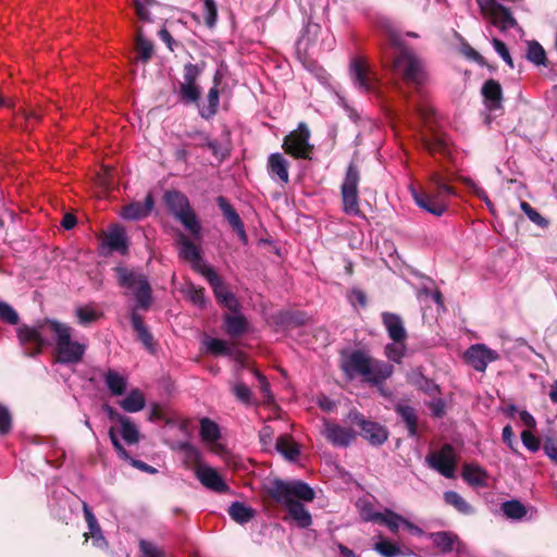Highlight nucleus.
<instances>
[{"label": "nucleus", "instance_id": "f257e3e1", "mask_svg": "<svg viewBox=\"0 0 557 557\" xmlns=\"http://www.w3.org/2000/svg\"><path fill=\"white\" fill-rule=\"evenodd\" d=\"M23 351L28 357L39 355L45 346L54 344L57 361L78 363L85 354L86 344L73 337V329L62 322L45 319L34 325L23 324L16 330Z\"/></svg>", "mask_w": 557, "mask_h": 557}, {"label": "nucleus", "instance_id": "f03ea898", "mask_svg": "<svg viewBox=\"0 0 557 557\" xmlns=\"http://www.w3.org/2000/svg\"><path fill=\"white\" fill-rule=\"evenodd\" d=\"M264 492L277 504L283 506L299 528H308L312 523L310 512L299 502H312L314 491L305 482L268 479L263 483Z\"/></svg>", "mask_w": 557, "mask_h": 557}, {"label": "nucleus", "instance_id": "7ed1b4c3", "mask_svg": "<svg viewBox=\"0 0 557 557\" xmlns=\"http://www.w3.org/2000/svg\"><path fill=\"white\" fill-rule=\"evenodd\" d=\"M376 26L389 44L398 50L393 60L392 71L401 75L406 82L416 85L422 84L426 78L424 62L412 50L404 46L403 37L394 23L387 17H380Z\"/></svg>", "mask_w": 557, "mask_h": 557}, {"label": "nucleus", "instance_id": "20e7f679", "mask_svg": "<svg viewBox=\"0 0 557 557\" xmlns=\"http://www.w3.org/2000/svg\"><path fill=\"white\" fill-rule=\"evenodd\" d=\"M342 369L350 380L361 377L362 381L374 385L384 382L394 371L392 364L375 360L359 350L343 357Z\"/></svg>", "mask_w": 557, "mask_h": 557}, {"label": "nucleus", "instance_id": "39448f33", "mask_svg": "<svg viewBox=\"0 0 557 557\" xmlns=\"http://www.w3.org/2000/svg\"><path fill=\"white\" fill-rule=\"evenodd\" d=\"M410 191L420 208L436 216H441L446 211V199L454 194L453 188L438 173L431 174L426 193H419L413 187Z\"/></svg>", "mask_w": 557, "mask_h": 557}, {"label": "nucleus", "instance_id": "423d86ee", "mask_svg": "<svg viewBox=\"0 0 557 557\" xmlns=\"http://www.w3.org/2000/svg\"><path fill=\"white\" fill-rule=\"evenodd\" d=\"M164 202L185 230L196 238H200L201 225L189 205L188 198L177 190H171L165 193Z\"/></svg>", "mask_w": 557, "mask_h": 557}, {"label": "nucleus", "instance_id": "0eeeda50", "mask_svg": "<svg viewBox=\"0 0 557 557\" xmlns=\"http://www.w3.org/2000/svg\"><path fill=\"white\" fill-rule=\"evenodd\" d=\"M119 283L135 298L137 308L148 309L151 305V288L145 275L119 267L115 269Z\"/></svg>", "mask_w": 557, "mask_h": 557}, {"label": "nucleus", "instance_id": "6e6552de", "mask_svg": "<svg viewBox=\"0 0 557 557\" xmlns=\"http://www.w3.org/2000/svg\"><path fill=\"white\" fill-rule=\"evenodd\" d=\"M203 71V66L199 64L186 63L183 69V78L178 82L175 92L178 101L185 106H197L201 96V87L198 79Z\"/></svg>", "mask_w": 557, "mask_h": 557}, {"label": "nucleus", "instance_id": "1a4fd4ad", "mask_svg": "<svg viewBox=\"0 0 557 557\" xmlns=\"http://www.w3.org/2000/svg\"><path fill=\"white\" fill-rule=\"evenodd\" d=\"M360 182V174L357 166L350 163L347 168L344 181L341 186V194L343 200V210L346 214L358 216L360 215L359 200H358V185Z\"/></svg>", "mask_w": 557, "mask_h": 557}, {"label": "nucleus", "instance_id": "9d476101", "mask_svg": "<svg viewBox=\"0 0 557 557\" xmlns=\"http://www.w3.org/2000/svg\"><path fill=\"white\" fill-rule=\"evenodd\" d=\"M350 75L355 86L363 92H376L379 78L369 63L362 58H355L350 62Z\"/></svg>", "mask_w": 557, "mask_h": 557}, {"label": "nucleus", "instance_id": "9b49d317", "mask_svg": "<svg viewBox=\"0 0 557 557\" xmlns=\"http://www.w3.org/2000/svg\"><path fill=\"white\" fill-rule=\"evenodd\" d=\"M426 462L445 478H455L457 459L451 445L445 444L440 450L431 453L426 457Z\"/></svg>", "mask_w": 557, "mask_h": 557}, {"label": "nucleus", "instance_id": "f8f14e48", "mask_svg": "<svg viewBox=\"0 0 557 557\" xmlns=\"http://www.w3.org/2000/svg\"><path fill=\"white\" fill-rule=\"evenodd\" d=\"M309 136L308 127L305 124H300L297 131L285 137L283 143L285 151L296 158H308L311 150Z\"/></svg>", "mask_w": 557, "mask_h": 557}, {"label": "nucleus", "instance_id": "ddd939ff", "mask_svg": "<svg viewBox=\"0 0 557 557\" xmlns=\"http://www.w3.org/2000/svg\"><path fill=\"white\" fill-rule=\"evenodd\" d=\"M498 359L499 354L484 344H473L465 352L466 362L478 372H485L487 366Z\"/></svg>", "mask_w": 557, "mask_h": 557}, {"label": "nucleus", "instance_id": "4468645a", "mask_svg": "<svg viewBox=\"0 0 557 557\" xmlns=\"http://www.w3.org/2000/svg\"><path fill=\"white\" fill-rule=\"evenodd\" d=\"M196 478L208 490L216 493H224L228 486L221 474L208 465H198L195 468Z\"/></svg>", "mask_w": 557, "mask_h": 557}, {"label": "nucleus", "instance_id": "2eb2a0df", "mask_svg": "<svg viewBox=\"0 0 557 557\" xmlns=\"http://www.w3.org/2000/svg\"><path fill=\"white\" fill-rule=\"evenodd\" d=\"M323 435L338 447H347L355 438V432L350 428L341 426L331 422H324Z\"/></svg>", "mask_w": 557, "mask_h": 557}, {"label": "nucleus", "instance_id": "dca6fc26", "mask_svg": "<svg viewBox=\"0 0 557 557\" xmlns=\"http://www.w3.org/2000/svg\"><path fill=\"white\" fill-rule=\"evenodd\" d=\"M430 537L442 552L456 550L458 555H468L467 546L451 532H435L430 534Z\"/></svg>", "mask_w": 557, "mask_h": 557}, {"label": "nucleus", "instance_id": "f3484780", "mask_svg": "<svg viewBox=\"0 0 557 557\" xmlns=\"http://www.w3.org/2000/svg\"><path fill=\"white\" fill-rule=\"evenodd\" d=\"M177 243L180 245V257L191 263L202 274V270L207 265L202 263L199 247L184 234L178 235Z\"/></svg>", "mask_w": 557, "mask_h": 557}, {"label": "nucleus", "instance_id": "a211bd4d", "mask_svg": "<svg viewBox=\"0 0 557 557\" xmlns=\"http://www.w3.org/2000/svg\"><path fill=\"white\" fill-rule=\"evenodd\" d=\"M288 166V161L278 152L271 153L268 158L267 168L270 177L282 185L289 182Z\"/></svg>", "mask_w": 557, "mask_h": 557}, {"label": "nucleus", "instance_id": "6ab92c4d", "mask_svg": "<svg viewBox=\"0 0 557 557\" xmlns=\"http://www.w3.org/2000/svg\"><path fill=\"white\" fill-rule=\"evenodd\" d=\"M481 94L483 97L484 106L488 111L502 109L503 89L497 81H486L481 88Z\"/></svg>", "mask_w": 557, "mask_h": 557}, {"label": "nucleus", "instance_id": "aec40b11", "mask_svg": "<svg viewBox=\"0 0 557 557\" xmlns=\"http://www.w3.org/2000/svg\"><path fill=\"white\" fill-rule=\"evenodd\" d=\"M154 206L153 199L151 195H147L145 200L141 201H135L129 203L128 206L123 208L122 216L125 220H141L149 215V213L152 211Z\"/></svg>", "mask_w": 557, "mask_h": 557}, {"label": "nucleus", "instance_id": "412c9836", "mask_svg": "<svg viewBox=\"0 0 557 557\" xmlns=\"http://www.w3.org/2000/svg\"><path fill=\"white\" fill-rule=\"evenodd\" d=\"M361 435L372 445H382L388 437V433L384 426L376 422L360 420Z\"/></svg>", "mask_w": 557, "mask_h": 557}, {"label": "nucleus", "instance_id": "4be33fe9", "mask_svg": "<svg viewBox=\"0 0 557 557\" xmlns=\"http://www.w3.org/2000/svg\"><path fill=\"white\" fill-rule=\"evenodd\" d=\"M382 322L393 342L405 341L407 338V332L399 315L391 312H383Z\"/></svg>", "mask_w": 557, "mask_h": 557}, {"label": "nucleus", "instance_id": "5701e85b", "mask_svg": "<svg viewBox=\"0 0 557 557\" xmlns=\"http://www.w3.org/2000/svg\"><path fill=\"white\" fill-rule=\"evenodd\" d=\"M363 520L383 524L393 533L398 532L399 528H404L406 523V519L404 517L388 509L383 513H374L371 516H366V513H363Z\"/></svg>", "mask_w": 557, "mask_h": 557}, {"label": "nucleus", "instance_id": "b1692460", "mask_svg": "<svg viewBox=\"0 0 557 557\" xmlns=\"http://www.w3.org/2000/svg\"><path fill=\"white\" fill-rule=\"evenodd\" d=\"M218 85L219 83L215 81L214 86L209 89L206 99L203 101L199 100L197 103L199 114L202 119L209 120L218 112L220 104Z\"/></svg>", "mask_w": 557, "mask_h": 557}, {"label": "nucleus", "instance_id": "393cba45", "mask_svg": "<svg viewBox=\"0 0 557 557\" xmlns=\"http://www.w3.org/2000/svg\"><path fill=\"white\" fill-rule=\"evenodd\" d=\"M84 516L88 525V532L85 533L86 537H90L95 546L99 548L104 547L107 545V541L102 534V530L97 518L86 504H84Z\"/></svg>", "mask_w": 557, "mask_h": 557}, {"label": "nucleus", "instance_id": "a878e982", "mask_svg": "<svg viewBox=\"0 0 557 557\" xmlns=\"http://www.w3.org/2000/svg\"><path fill=\"white\" fill-rule=\"evenodd\" d=\"M104 245L114 251L125 253L127 250V237L122 226L115 225L109 230L104 237Z\"/></svg>", "mask_w": 557, "mask_h": 557}, {"label": "nucleus", "instance_id": "bb28decb", "mask_svg": "<svg viewBox=\"0 0 557 557\" xmlns=\"http://www.w3.org/2000/svg\"><path fill=\"white\" fill-rule=\"evenodd\" d=\"M109 436H110V440H111V443L115 449V451L117 453L119 457L126 460V461H129L132 463V466H134L135 468L137 469H140L145 472H148V473H156L157 470L140 461V460H136V459H133L129 454L127 453V450L123 447V445L120 443L119 438H117V435L115 433V430L114 428H111L109 430Z\"/></svg>", "mask_w": 557, "mask_h": 557}, {"label": "nucleus", "instance_id": "cd10ccee", "mask_svg": "<svg viewBox=\"0 0 557 557\" xmlns=\"http://www.w3.org/2000/svg\"><path fill=\"white\" fill-rule=\"evenodd\" d=\"M486 17H490L492 23L503 30L512 28L517 24L509 10L502 4H498L495 9H493L486 15Z\"/></svg>", "mask_w": 557, "mask_h": 557}, {"label": "nucleus", "instance_id": "c85d7f7f", "mask_svg": "<svg viewBox=\"0 0 557 557\" xmlns=\"http://www.w3.org/2000/svg\"><path fill=\"white\" fill-rule=\"evenodd\" d=\"M462 478L468 484L478 487L486 485L487 474L478 465L466 463L462 468Z\"/></svg>", "mask_w": 557, "mask_h": 557}, {"label": "nucleus", "instance_id": "c756f323", "mask_svg": "<svg viewBox=\"0 0 557 557\" xmlns=\"http://www.w3.org/2000/svg\"><path fill=\"white\" fill-rule=\"evenodd\" d=\"M275 449L287 460L294 461L298 458L300 450L290 435H281L275 443Z\"/></svg>", "mask_w": 557, "mask_h": 557}, {"label": "nucleus", "instance_id": "7c9ffc66", "mask_svg": "<svg viewBox=\"0 0 557 557\" xmlns=\"http://www.w3.org/2000/svg\"><path fill=\"white\" fill-rule=\"evenodd\" d=\"M104 383L112 395L121 396L127 387V377L114 370H109L104 374Z\"/></svg>", "mask_w": 557, "mask_h": 557}, {"label": "nucleus", "instance_id": "2f4dec72", "mask_svg": "<svg viewBox=\"0 0 557 557\" xmlns=\"http://www.w3.org/2000/svg\"><path fill=\"white\" fill-rule=\"evenodd\" d=\"M120 407L126 412H138L146 406V399L144 394L135 388L132 389L125 398L119 403Z\"/></svg>", "mask_w": 557, "mask_h": 557}, {"label": "nucleus", "instance_id": "473e14b6", "mask_svg": "<svg viewBox=\"0 0 557 557\" xmlns=\"http://www.w3.org/2000/svg\"><path fill=\"white\" fill-rule=\"evenodd\" d=\"M132 325L134 331L137 334L138 339L143 343V345L150 351L153 350V337L150 334L147 326L144 324L143 319L135 311L132 312L131 317Z\"/></svg>", "mask_w": 557, "mask_h": 557}, {"label": "nucleus", "instance_id": "72a5a7b5", "mask_svg": "<svg viewBox=\"0 0 557 557\" xmlns=\"http://www.w3.org/2000/svg\"><path fill=\"white\" fill-rule=\"evenodd\" d=\"M227 511L230 517L240 524L247 523L255 517V510L240 502H234Z\"/></svg>", "mask_w": 557, "mask_h": 557}, {"label": "nucleus", "instance_id": "f704fd0d", "mask_svg": "<svg viewBox=\"0 0 557 557\" xmlns=\"http://www.w3.org/2000/svg\"><path fill=\"white\" fill-rule=\"evenodd\" d=\"M396 412L401 417L410 436L418 434V418L416 410L407 405H397Z\"/></svg>", "mask_w": 557, "mask_h": 557}, {"label": "nucleus", "instance_id": "c9c22d12", "mask_svg": "<svg viewBox=\"0 0 557 557\" xmlns=\"http://www.w3.org/2000/svg\"><path fill=\"white\" fill-rule=\"evenodd\" d=\"M225 331L232 337L244 334L247 330L246 319L238 313L225 315Z\"/></svg>", "mask_w": 557, "mask_h": 557}, {"label": "nucleus", "instance_id": "e433bc0d", "mask_svg": "<svg viewBox=\"0 0 557 557\" xmlns=\"http://www.w3.org/2000/svg\"><path fill=\"white\" fill-rule=\"evenodd\" d=\"M117 421L121 424L120 433L123 440L128 444H136L139 440V432L137 426L131 421L128 417L117 416Z\"/></svg>", "mask_w": 557, "mask_h": 557}, {"label": "nucleus", "instance_id": "4c0bfd02", "mask_svg": "<svg viewBox=\"0 0 557 557\" xmlns=\"http://www.w3.org/2000/svg\"><path fill=\"white\" fill-rule=\"evenodd\" d=\"M202 275L207 278L208 283L212 287L218 300L227 293H230L227 287L223 283L222 278L215 273V271L212 268L205 267L202 270Z\"/></svg>", "mask_w": 557, "mask_h": 557}, {"label": "nucleus", "instance_id": "58836bf2", "mask_svg": "<svg viewBox=\"0 0 557 557\" xmlns=\"http://www.w3.org/2000/svg\"><path fill=\"white\" fill-rule=\"evenodd\" d=\"M444 500L462 515H472L474 512L473 507L457 492H445Z\"/></svg>", "mask_w": 557, "mask_h": 557}, {"label": "nucleus", "instance_id": "ea45409f", "mask_svg": "<svg viewBox=\"0 0 557 557\" xmlns=\"http://www.w3.org/2000/svg\"><path fill=\"white\" fill-rule=\"evenodd\" d=\"M203 343L207 350L211 354L228 357H235L237 355L235 349L223 339L207 337Z\"/></svg>", "mask_w": 557, "mask_h": 557}, {"label": "nucleus", "instance_id": "a19ab883", "mask_svg": "<svg viewBox=\"0 0 557 557\" xmlns=\"http://www.w3.org/2000/svg\"><path fill=\"white\" fill-rule=\"evenodd\" d=\"M200 435L207 444H215L220 438V428L212 420L203 418L200 421Z\"/></svg>", "mask_w": 557, "mask_h": 557}, {"label": "nucleus", "instance_id": "79ce46f5", "mask_svg": "<svg viewBox=\"0 0 557 557\" xmlns=\"http://www.w3.org/2000/svg\"><path fill=\"white\" fill-rule=\"evenodd\" d=\"M502 510L507 518L512 520H522L528 512L525 506L516 499L503 503Z\"/></svg>", "mask_w": 557, "mask_h": 557}, {"label": "nucleus", "instance_id": "37998d69", "mask_svg": "<svg viewBox=\"0 0 557 557\" xmlns=\"http://www.w3.org/2000/svg\"><path fill=\"white\" fill-rule=\"evenodd\" d=\"M425 148L431 152L444 153L448 150L447 139L442 135L434 133L429 137H424Z\"/></svg>", "mask_w": 557, "mask_h": 557}, {"label": "nucleus", "instance_id": "c03bdc74", "mask_svg": "<svg viewBox=\"0 0 557 557\" xmlns=\"http://www.w3.org/2000/svg\"><path fill=\"white\" fill-rule=\"evenodd\" d=\"M527 58L535 65H545L546 53L544 48L537 41H530L528 44Z\"/></svg>", "mask_w": 557, "mask_h": 557}, {"label": "nucleus", "instance_id": "a18cd8bd", "mask_svg": "<svg viewBox=\"0 0 557 557\" xmlns=\"http://www.w3.org/2000/svg\"><path fill=\"white\" fill-rule=\"evenodd\" d=\"M136 51L143 62H147L152 55V44L143 36L140 29L136 36Z\"/></svg>", "mask_w": 557, "mask_h": 557}, {"label": "nucleus", "instance_id": "49530a36", "mask_svg": "<svg viewBox=\"0 0 557 557\" xmlns=\"http://www.w3.org/2000/svg\"><path fill=\"white\" fill-rule=\"evenodd\" d=\"M374 550L377 552L382 557H398L404 555L400 548L388 541L381 540L374 544Z\"/></svg>", "mask_w": 557, "mask_h": 557}, {"label": "nucleus", "instance_id": "de8ad7c7", "mask_svg": "<svg viewBox=\"0 0 557 557\" xmlns=\"http://www.w3.org/2000/svg\"><path fill=\"white\" fill-rule=\"evenodd\" d=\"M230 225L233 227V230L238 234L239 238L243 242L247 240V235L244 228V224L239 218V215L236 213V211L232 208L231 210H227L223 213Z\"/></svg>", "mask_w": 557, "mask_h": 557}, {"label": "nucleus", "instance_id": "09e8293b", "mask_svg": "<svg viewBox=\"0 0 557 557\" xmlns=\"http://www.w3.org/2000/svg\"><path fill=\"white\" fill-rule=\"evenodd\" d=\"M404 342L405 341H398L386 345L385 355L389 360L397 363L401 361L406 351V345Z\"/></svg>", "mask_w": 557, "mask_h": 557}, {"label": "nucleus", "instance_id": "8fccbe9b", "mask_svg": "<svg viewBox=\"0 0 557 557\" xmlns=\"http://www.w3.org/2000/svg\"><path fill=\"white\" fill-rule=\"evenodd\" d=\"M520 208L523 211V213L530 219V221H532L537 226L543 228L548 226V221L545 218H543L535 209H533L530 203L521 201Z\"/></svg>", "mask_w": 557, "mask_h": 557}, {"label": "nucleus", "instance_id": "3c124183", "mask_svg": "<svg viewBox=\"0 0 557 557\" xmlns=\"http://www.w3.org/2000/svg\"><path fill=\"white\" fill-rule=\"evenodd\" d=\"M203 16L208 27L215 26L218 18V7L214 0H203Z\"/></svg>", "mask_w": 557, "mask_h": 557}, {"label": "nucleus", "instance_id": "603ef678", "mask_svg": "<svg viewBox=\"0 0 557 557\" xmlns=\"http://www.w3.org/2000/svg\"><path fill=\"white\" fill-rule=\"evenodd\" d=\"M76 317L82 325H87L99 318L98 312L92 307H79L76 309Z\"/></svg>", "mask_w": 557, "mask_h": 557}, {"label": "nucleus", "instance_id": "864d4df0", "mask_svg": "<svg viewBox=\"0 0 557 557\" xmlns=\"http://www.w3.org/2000/svg\"><path fill=\"white\" fill-rule=\"evenodd\" d=\"M0 319L11 325L18 323V314L12 306L4 301H0Z\"/></svg>", "mask_w": 557, "mask_h": 557}, {"label": "nucleus", "instance_id": "5fc2aeb1", "mask_svg": "<svg viewBox=\"0 0 557 557\" xmlns=\"http://www.w3.org/2000/svg\"><path fill=\"white\" fill-rule=\"evenodd\" d=\"M232 392L235 397L244 404H250L251 401V391L250 388L244 384L243 382H236L232 386Z\"/></svg>", "mask_w": 557, "mask_h": 557}, {"label": "nucleus", "instance_id": "6e6d98bb", "mask_svg": "<svg viewBox=\"0 0 557 557\" xmlns=\"http://www.w3.org/2000/svg\"><path fill=\"white\" fill-rule=\"evenodd\" d=\"M133 3L138 18L144 22H149L150 13L148 8L154 3V0H133Z\"/></svg>", "mask_w": 557, "mask_h": 557}, {"label": "nucleus", "instance_id": "4d7b16f0", "mask_svg": "<svg viewBox=\"0 0 557 557\" xmlns=\"http://www.w3.org/2000/svg\"><path fill=\"white\" fill-rule=\"evenodd\" d=\"M141 557H165L164 552L151 542L141 540L139 542Z\"/></svg>", "mask_w": 557, "mask_h": 557}, {"label": "nucleus", "instance_id": "13d9d810", "mask_svg": "<svg viewBox=\"0 0 557 557\" xmlns=\"http://www.w3.org/2000/svg\"><path fill=\"white\" fill-rule=\"evenodd\" d=\"M521 441L523 445L532 453H535L541 447V442L532 432L525 430L521 433Z\"/></svg>", "mask_w": 557, "mask_h": 557}, {"label": "nucleus", "instance_id": "bf43d9fd", "mask_svg": "<svg viewBox=\"0 0 557 557\" xmlns=\"http://www.w3.org/2000/svg\"><path fill=\"white\" fill-rule=\"evenodd\" d=\"M492 45H493L495 51L499 54V57L506 62V64L512 69L513 61L510 57V53H509L506 45L497 38H494L492 40Z\"/></svg>", "mask_w": 557, "mask_h": 557}, {"label": "nucleus", "instance_id": "052dcab7", "mask_svg": "<svg viewBox=\"0 0 557 557\" xmlns=\"http://www.w3.org/2000/svg\"><path fill=\"white\" fill-rule=\"evenodd\" d=\"M12 426V417L9 409L0 405V435L10 432Z\"/></svg>", "mask_w": 557, "mask_h": 557}, {"label": "nucleus", "instance_id": "680f3d73", "mask_svg": "<svg viewBox=\"0 0 557 557\" xmlns=\"http://www.w3.org/2000/svg\"><path fill=\"white\" fill-rule=\"evenodd\" d=\"M274 431L271 426L264 425L259 432V438L264 449H268L272 445Z\"/></svg>", "mask_w": 557, "mask_h": 557}, {"label": "nucleus", "instance_id": "e2e57ef3", "mask_svg": "<svg viewBox=\"0 0 557 557\" xmlns=\"http://www.w3.org/2000/svg\"><path fill=\"white\" fill-rule=\"evenodd\" d=\"M256 376H257V379L259 381L260 393L262 394V397H263L264 401H271L273 396H272V393L270 391L269 382L259 372H256Z\"/></svg>", "mask_w": 557, "mask_h": 557}, {"label": "nucleus", "instance_id": "0e129e2a", "mask_svg": "<svg viewBox=\"0 0 557 557\" xmlns=\"http://www.w3.org/2000/svg\"><path fill=\"white\" fill-rule=\"evenodd\" d=\"M188 296H189L190 300L199 307H202L206 302V298H205L202 288H196L195 286H190L188 288Z\"/></svg>", "mask_w": 557, "mask_h": 557}, {"label": "nucleus", "instance_id": "69168bd1", "mask_svg": "<svg viewBox=\"0 0 557 557\" xmlns=\"http://www.w3.org/2000/svg\"><path fill=\"white\" fill-rule=\"evenodd\" d=\"M429 407L435 417H442L445 413V401L436 398L430 401Z\"/></svg>", "mask_w": 557, "mask_h": 557}, {"label": "nucleus", "instance_id": "338daca9", "mask_svg": "<svg viewBox=\"0 0 557 557\" xmlns=\"http://www.w3.org/2000/svg\"><path fill=\"white\" fill-rule=\"evenodd\" d=\"M219 302L224 305L228 310L236 312L238 308V302L235 296L230 292L219 299Z\"/></svg>", "mask_w": 557, "mask_h": 557}, {"label": "nucleus", "instance_id": "774afa93", "mask_svg": "<svg viewBox=\"0 0 557 557\" xmlns=\"http://www.w3.org/2000/svg\"><path fill=\"white\" fill-rule=\"evenodd\" d=\"M543 449L546 456L555 463H557V445L553 442V440H547L544 443Z\"/></svg>", "mask_w": 557, "mask_h": 557}]
</instances>
